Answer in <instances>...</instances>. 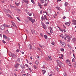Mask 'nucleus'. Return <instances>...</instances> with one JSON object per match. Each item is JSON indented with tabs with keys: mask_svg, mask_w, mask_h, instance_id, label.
Wrapping results in <instances>:
<instances>
[{
	"mask_svg": "<svg viewBox=\"0 0 76 76\" xmlns=\"http://www.w3.org/2000/svg\"><path fill=\"white\" fill-rule=\"evenodd\" d=\"M56 8L57 9V10H60V7H57Z\"/></svg>",
	"mask_w": 76,
	"mask_h": 76,
	"instance_id": "26",
	"label": "nucleus"
},
{
	"mask_svg": "<svg viewBox=\"0 0 76 76\" xmlns=\"http://www.w3.org/2000/svg\"><path fill=\"white\" fill-rule=\"evenodd\" d=\"M28 69H29V70H30V72H32V69H31V68L28 67Z\"/></svg>",
	"mask_w": 76,
	"mask_h": 76,
	"instance_id": "37",
	"label": "nucleus"
},
{
	"mask_svg": "<svg viewBox=\"0 0 76 76\" xmlns=\"http://www.w3.org/2000/svg\"><path fill=\"white\" fill-rule=\"evenodd\" d=\"M72 22H73L74 23H76V20H72Z\"/></svg>",
	"mask_w": 76,
	"mask_h": 76,
	"instance_id": "23",
	"label": "nucleus"
},
{
	"mask_svg": "<svg viewBox=\"0 0 76 76\" xmlns=\"http://www.w3.org/2000/svg\"><path fill=\"white\" fill-rule=\"evenodd\" d=\"M46 25H48V24H49V22H46Z\"/></svg>",
	"mask_w": 76,
	"mask_h": 76,
	"instance_id": "52",
	"label": "nucleus"
},
{
	"mask_svg": "<svg viewBox=\"0 0 76 76\" xmlns=\"http://www.w3.org/2000/svg\"><path fill=\"white\" fill-rule=\"evenodd\" d=\"M12 56L13 57H15V56H16V55H15V54H13L12 55Z\"/></svg>",
	"mask_w": 76,
	"mask_h": 76,
	"instance_id": "56",
	"label": "nucleus"
},
{
	"mask_svg": "<svg viewBox=\"0 0 76 76\" xmlns=\"http://www.w3.org/2000/svg\"><path fill=\"white\" fill-rule=\"evenodd\" d=\"M62 38H64V39H65V40H66V37H65V35H64V37L63 36V37H62Z\"/></svg>",
	"mask_w": 76,
	"mask_h": 76,
	"instance_id": "36",
	"label": "nucleus"
},
{
	"mask_svg": "<svg viewBox=\"0 0 76 76\" xmlns=\"http://www.w3.org/2000/svg\"><path fill=\"white\" fill-rule=\"evenodd\" d=\"M10 7H11V8H14V7H14L13 6H12V5H10Z\"/></svg>",
	"mask_w": 76,
	"mask_h": 76,
	"instance_id": "18",
	"label": "nucleus"
},
{
	"mask_svg": "<svg viewBox=\"0 0 76 76\" xmlns=\"http://www.w3.org/2000/svg\"><path fill=\"white\" fill-rule=\"evenodd\" d=\"M20 60V58H18L17 59V61H18V62H19Z\"/></svg>",
	"mask_w": 76,
	"mask_h": 76,
	"instance_id": "41",
	"label": "nucleus"
},
{
	"mask_svg": "<svg viewBox=\"0 0 76 76\" xmlns=\"http://www.w3.org/2000/svg\"><path fill=\"white\" fill-rule=\"evenodd\" d=\"M39 1L41 4H42V3H44V0H39Z\"/></svg>",
	"mask_w": 76,
	"mask_h": 76,
	"instance_id": "12",
	"label": "nucleus"
},
{
	"mask_svg": "<svg viewBox=\"0 0 76 76\" xmlns=\"http://www.w3.org/2000/svg\"><path fill=\"white\" fill-rule=\"evenodd\" d=\"M39 45V47H41V48H42V47H43V46L41 45L40 44Z\"/></svg>",
	"mask_w": 76,
	"mask_h": 76,
	"instance_id": "44",
	"label": "nucleus"
},
{
	"mask_svg": "<svg viewBox=\"0 0 76 76\" xmlns=\"http://www.w3.org/2000/svg\"><path fill=\"white\" fill-rule=\"evenodd\" d=\"M31 31L33 34H34H34H35V30H32Z\"/></svg>",
	"mask_w": 76,
	"mask_h": 76,
	"instance_id": "19",
	"label": "nucleus"
},
{
	"mask_svg": "<svg viewBox=\"0 0 76 76\" xmlns=\"http://www.w3.org/2000/svg\"><path fill=\"white\" fill-rule=\"evenodd\" d=\"M4 11L6 13H8V11H7V10H6V9L4 10Z\"/></svg>",
	"mask_w": 76,
	"mask_h": 76,
	"instance_id": "33",
	"label": "nucleus"
},
{
	"mask_svg": "<svg viewBox=\"0 0 76 76\" xmlns=\"http://www.w3.org/2000/svg\"><path fill=\"white\" fill-rule=\"evenodd\" d=\"M11 22L12 23H13V25H15V24L14 23V22H13L11 21Z\"/></svg>",
	"mask_w": 76,
	"mask_h": 76,
	"instance_id": "55",
	"label": "nucleus"
},
{
	"mask_svg": "<svg viewBox=\"0 0 76 76\" xmlns=\"http://www.w3.org/2000/svg\"><path fill=\"white\" fill-rule=\"evenodd\" d=\"M48 29H50V30H51L52 29V28L51 27H50L48 28Z\"/></svg>",
	"mask_w": 76,
	"mask_h": 76,
	"instance_id": "53",
	"label": "nucleus"
},
{
	"mask_svg": "<svg viewBox=\"0 0 76 76\" xmlns=\"http://www.w3.org/2000/svg\"><path fill=\"white\" fill-rule=\"evenodd\" d=\"M65 25H68V26H69L70 25V23L69 22L65 23Z\"/></svg>",
	"mask_w": 76,
	"mask_h": 76,
	"instance_id": "10",
	"label": "nucleus"
},
{
	"mask_svg": "<svg viewBox=\"0 0 76 76\" xmlns=\"http://www.w3.org/2000/svg\"><path fill=\"white\" fill-rule=\"evenodd\" d=\"M35 64H38V63H39L38 61H35Z\"/></svg>",
	"mask_w": 76,
	"mask_h": 76,
	"instance_id": "25",
	"label": "nucleus"
},
{
	"mask_svg": "<svg viewBox=\"0 0 76 76\" xmlns=\"http://www.w3.org/2000/svg\"><path fill=\"white\" fill-rule=\"evenodd\" d=\"M63 75L64 76H67V75L65 73H63Z\"/></svg>",
	"mask_w": 76,
	"mask_h": 76,
	"instance_id": "43",
	"label": "nucleus"
},
{
	"mask_svg": "<svg viewBox=\"0 0 76 76\" xmlns=\"http://www.w3.org/2000/svg\"><path fill=\"white\" fill-rule=\"evenodd\" d=\"M38 3L39 6V7H41V6H42V5H41V4L39 2H38Z\"/></svg>",
	"mask_w": 76,
	"mask_h": 76,
	"instance_id": "24",
	"label": "nucleus"
},
{
	"mask_svg": "<svg viewBox=\"0 0 76 76\" xmlns=\"http://www.w3.org/2000/svg\"><path fill=\"white\" fill-rule=\"evenodd\" d=\"M49 76H53V74H50V75H49Z\"/></svg>",
	"mask_w": 76,
	"mask_h": 76,
	"instance_id": "63",
	"label": "nucleus"
},
{
	"mask_svg": "<svg viewBox=\"0 0 76 76\" xmlns=\"http://www.w3.org/2000/svg\"><path fill=\"white\" fill-rule=\"evenodd\" d=\"M26 3H27V4H28V3H29V1H26V2H25Z\"/></svg>",
	"mask_w": 76,
	"mask_h": 76,
	"instance_id": "54",
	"label": "nucleus"
},
{
	"mask_svg": "<svg viewBox=\"0 0 76 76\" xmlns=\"http://www.w3.org/2000/svg\"><path fill=\"white\" fill-rule=\"evenodd\" d=\"M66 63L69 65L70 66H71V64H70V61L69 60H66Z\"/></svg>",
	"mask_w": 76,
	"mask_h": 76,
	"instance_id": "3",
	"label": "nucleus"
},
{
	"mask_svg": "<svg viewBox=\"0 0 76 76\" xmlns=\"http://www.w3.org/2000/svg\"><path fill=\"white\" fill-rule=\"evenodd\" d=\"M23 76H26V74H23Z\"/></svg>",
	"mask_w": 76,
	"mask_h": 76,
	"instance_id": "62",
	"label": "nucleus"
},
{
	"mask_svg": "<svg viewBox=\"0 0 76 76\" xmlns=\"http://www.w3.org/2000/svg\"><path fill=\"white\" fill-rule=\"evenodd\" d=\"M63 28H66V27L65 26H64V25H63Z\"/></svg>",
	"mask_w": 76,
	"mask_h": 76,
	"instance_id": "59",
	"label": "nucleus"
},
{
	"mask_svg": "<svg viewBox=\"0 0 76 76\" xmlns=\"http://www.w3.org/2000/svg\"><path fill=\"white\" fill-rule=\"evenodd\" d=\"M41 23L42 25V26H44V25H45L44 24V23H43V22H41Z\"/></svg>",
	"mask_w": 76,
	"mask_h": 76,
	"instance_id": "39",
	"label": "nucleus"
},
{
	"mask_svg": "<svg viewBox=\"0 0 76 76\" xmlns=\"http://www.w3.org/2000/svg\"><path fill=\"white\" fill-rule=\"evenodd\" d=\"M0 29H1V30H4V29H5V27L4 25H2L0 26Z\"/></svg>",
	"mask_w": 76,
	"mask_h": 76,
	"instance_id": "4",
	"label": "nucleus"
},
{
	"mask_svg": "<svg viewBox=\"0 0 76 76\" xmlns=\"http://www.w3.org/2000/svg\"><path fill=\"white\" fill-rule=\"evenodd\" d=\"M31 22H32V23H34V22H35V20L34 19L32 20L31 21Z\"/></svg>",
	"mask_w": 76,
	"mask_h": 76,
	"instance_id": "16",
	"label": "nucleus"
},
{
	"mask_svg": "<svg viewBox=\"0 0 76 76\" xmlns=\"http://www.w3.org/2000/svg\"><path fill=\"white\" fill-rule=\"evenodd\" d=\"M48 58H49V59H50V60H52L51 57L50 56H48Z\"/></svg>",
	"mask_w": 76,
	"mask_h": 76,
	"instance_id": "34",
	"label": "nucleus"
},
{
	"mask_svg": "<svg viewBox=\"0 0 76 76\" xmlns=\"http://www.w3.org/2000/svg\"><path fill=\"white\" fill-rule=\"evenodd\" d=\"M31 2L33 4H35V2H34V1L33 0H31Z\"/></svg>",
	"mask_w": 76,
	"mask_h": 76,
	"instance_id": "28",
	"label": "nucleus"
},
{
	"mask_svg": "<svg viewBox=\"0 0 76 76\" xmlns=\"http://www.w3.org/2000/svg\"><path fill=\"white\" fill-rule=\"evenodd\" d=\"M61 51H64V49L63 48H61Z\"/></svg>",
	"mask_w": 76,
	"mask_h": 76,
	"instance_id": "32",
	"label": "nucleus"
},
{
	"mask_svg": "<svg viewBox=\"0 0 76 76\" xmlns=\"http://www.w3.org/2000/svg\"><path fill=\"white\" fill-rule=\"evenodd\" d=\"M15 4L17 6H19V4H20L19 3H17L16 2H15Z\"/></svg>",
	"mask_w": 76,
	"mask_h": 76,
	"instance_id": "27",
	"label": "nucleus"
},
{
	"mask_svg": "<svg viewBox=\"0 0 76 76\" xmlns=\"http://www.w3.org/2000/svg\"><path fill=\"white\" fill-rule=\"evenodd\" d=\"M27 14H28V15H29V16H32V13H29V12H28L27 13Z\"/></svg>",
	"mask_w": 76,
	"mask_h": 76,
	"instance_id": "21",
	"label": "nucleus"
},
{
	"mask_svg": "<svg viewBox=\"0 0 76 76\" xmlns=\"http://www.w3.org/2000/svg\"><path fill=\"white\" fill-rule=\"evenodd\" d=\"M28 19H29V20H30V21H31L33 19H32V18H30V17H29L28 18Z\"/></svg>",
	"mask_w": 76,
	"mask_h": 76,
	"instance_id": "15",
	"label": "nucleus"
},
{
	"mask_svg": "<svg viewBox=\"0 0 76 76\" xmlns=\"http://www.w3.org/2000/svg\"><path fill=\"white\" fill-rule=\"evenodd\" d=\"M44 16L45 17L44 18V17H43V16L41 17V19H42V21H43V20H45V19H46V20H48V19H47V16H46V15H44Z\"/></svg>",
	"mask_w": 76,
	"mask_h": 76,
	"instance_id": "2",
	"label": "nucleus"
},
{
	"mask_svg": "<svg viewBox=\"0 0 76 76\" xmlns=\"http://www.w3.org/2000/svg\"><path fill=\"white\" fill-rule=\"evenodd\" d=\"M42 71L43 73H43L44 75V74L46 72V71H45V70H42Z\"/></svg>",
	"mask_w": 76,
	"mask_h": 76,
	"instance_id": "29",
	"label": "nucleus"
},
{
	"mask_svg": "<svg viewBox=\"0 0 76 76\" xmlns=\"http://www.w3.org/2000/svg\"><path fill=\"white\" fill-rule=\"evenodd\" d=\"M4 26V27L5 26H6V27H8V28H10V25H7L6 24H3Z\"/></svg>",
	"mask_w": 76,
	"mask_h": 76,
	"instance_id": "13",
	"label": "nucleus"
},
{
	"mask_svg": "<svg viewBox=\"0 0 76 76\" xmlns=\"http://www.w3.org/2000/svg\"><path fill=\"white\" fill-rule=\"evenodd\" d=\"M72 24H73L74 25H76V23H72Z\"/></svg>",
	"mask_w": 76,
	"mask_h": 76,
	"instance_id": "50",
	"label": "nucleus"
},
{
	"mask_svg": "<svg viewBox=\"0 0 76 76\" xmlns=\"http://www.w3.org/2000/svg\"><path fill=\"white\" fill-rule=\"evenodd\" d=\"M43 27L45 29H47V26H46L45 25H44L43 26Z\"/></svg>",
	"mask_w": 76,
	"mask_h": 76,
	"instance_id": "11",
	"label": "nucleus"
},
{
	"mask_svg": "<svg viewBox=\"0 0 76 76\" xmlns=\"http://www.w3.org/2000/svg\"><path fill=\"white\" fill-rule=\"evenodd\" d=\"M7 39L8 41H9V40H10V39L9 38H7Z\"/></svg>",
	"mask_w": 76,
	"mask_h": 76,
	"instance_id": "61",
	"label": "nucleus"
},
{
	"mask_svg": "<svg viewBox=\"0 0 76 76\" xmlns=\"http://www.w3.org/2000/svg\"><path fill=\"white\" fill-rule=\"evenodd\" d=\"M61 44H62L61 46L63 47L66 46V43L64 42H61Z\"/></svg>",
	"mask_w": 76,
	"mask_h": 76,
	"instance_id": "5",
	"label": "nucleus"
},
{
	"mask_svg": "<svg viewBox=\"0 0 76 76\" xmlns=\"http://www.w3.org/2000/svg\"><path fill=\"white\" fill-rule=\"evenodd\" d=\"M40 35H41V37H44V35H43V34L42 33H41L40 34Z\"/></svg>",
	"mask_w": 76,
	"mask_h": 76,
	"instance_id": "46",
	"label": "nucleus"
},
{
	"mask_svg": "<svg viewBox=\"0 0 76 76\" xmlns=\"http://www.w3.org/2000/svg\"><path fill=\"white\" fill-rule=\"evenodd\" d=\"M72 62H75V58H73L72 59Z\"/></svg>",
	"mask_w": 76,
	"mask_h": 76,
	"instance_id": "30",
	"label": "nucleus"
},
{
	"mask_svg": "<svg viewBox=\"0 0 76 76\" xmlns=\"http://www.w3.org/2000/svg\"><path fill=\"white\" fill-rule=\"evenodd\" d=\"M27 0H23V1L24 2H25V3H26V1H27Z\"/></svg>",
	"mask_w": 76,
	"mask_h": 76,
	"instance_id": "57",
	"label": "nucleus"
},
{
	"mask_svg": "<svg viewBox=\"0 0 76 76\" xmlns=\"http://www.w3.org/2000/svg\"><path fill=\"white\" fill-rule=\"evenodd\" d=\"M19 49H17V50H16L17 52H19Z\"/></svg>",
	"mask_w": 76,
	"mask_h": 76,
	"instance_id": "64",
	"label": "nucleus"
},
{
	"mask_svg": "<svg viewBox=\"0 0 76 76\" xmlns=\"http://www.w3.org/2000/svg\"><path fill=\"white\" fill-rule=\"evenodd\" d=\"M44 37H45V39H47V35H45L44 36Z\"/></svg>",
	"mask_w": 76,
	"mask_h": 76,
	"instance_id": "35",
	"label": "nucleus"
},
{
	"mask_svg": "<svg viewBox=\"0 0 76 76\" xmlns=\"http://www.w3.org/2000/svg\"><path fill=\"white\" fill-rule=\"evenodd\" d=\"M70 42V39H68V42Z\"/></svg>",
	"mask_w": 76,
	"mask_h": 76,
	"instance_id": "45",
	"label": "nucleus"
},
{
	"mask_svg": "<svg viewBox=\"0 0 76 76\" xmlns=\"http://www.w3.org/2000/svg\"><path fill=\"white\" fill-rule=\"evenodd\" d=\"M56 61L58 63L57 65L58 66L60 67V68L61 67V64H62V63L59 60H57Z\"/></svg>",
	"mask_w": 76,
	"mask_h": 76,
	"instance_id": "1",
	"label": "nucleus"
},
{
	"mask_svg": "<svg viewBox=\"0 0 76 76\" xmlns=\"http://www.w3.org/2000/svg\"><path fill=\"white\" fill-rule=\"evenodd\" d=\"M45 3L46 4H48V0H45Z\"/></svg>",
	"mask_w": 76,
	"mask_h": 76,
	"instance_id": "20",
	"label": "nucleus"
},
{
	"mask_svg": "<svg viewBox=\"0 0 76 76\" xmlns=\"http://www.w3.org/2000/svg\"><path fill=\"white\" fill-rule=\"evenodd\" d=\"M67 45H68V47L69 48H71V46H70V45L68 44Z\"/></svg>",
	"mask_w": 76,
	"mask_h": 76,
	"instance_id": "40",
	"label": "nucleus"
},
{
	"mask_svg": "<svg viewBox=\"0 0 76 76\" xmlns=\"http://www.w3.org/2000/svg\"><path fill=\"white\" fill-rule=\"evenodd\" d=\"M65 37L68 39H70V36L67 34H65Z\"/></svg>",
	"mask_w": 76,
	"mask_h": 76,
	"instance_id": "6",
	"label": "nucleus"
},
{
	"mask_svg": "<svg viewBox=\"0 0 76 76\" xmlns=\"http://www.w3.org/2000/svg\"><path fill=\"white\" fill-rule=\"evenodd\" d=\"M63 34H61L60 35V37H62V38H63Z\"/></svg>",
	"mask_w": 76,
	"mask_h": 76,
	"instance_id": "48",
	"label": "nucleus"
},
{
	"mask_svg": "<svg viewBox=\"0 0 76 76\" xmlns=\"http://www.w3.org/2000/svg\"><path fill=\"white\" fill-rule=\"evenodd\" d=\"M63 19H66V17L65 16H64V17L63 18Z\"/></svg>",
	"mask_w": 76,
	"mask_h": 76,
	"instance_id": "60",
	"label": "nucleus"
},
{
	"mask_svg": "<svg viewBox=\"0 0 76 76\" xmlns=\"http://www.w3.org/2000/svg\"><path fill=\"white\" fill-rule=\"evenodd\" d=\"M68 5V3L67 2H65V3L64 6H67Z\"/></svg>",
	"mask_w": 76,
	"mask_h": 76,
	"instance_id": "22",
	"label": "nucleus"
},
{
	"mask_svg": "<svg viewBox=\"0 0 76 76\" xmlns=\"http://www.w3.org/2000/svg\"><path fill=\"white\" fill-rule=\"evenodd\" d=\"M8 17H9V18H10V19H13V18H12V17H11V16H10V15H9Z\"/></svg>",
	"mask_w": 76,
	"mask_h": 76,
	"instance_id": "42",
	"label": "nucleus"
},
{
	"mask_svg": "<svg viewBox=\"0 0 76 76\" xmlns=\"http://www.w3.org/2000/svg\"><path fill=\"white\" fill-rule=\"evenodd\" d=\"M2 42L4 44H5V43H6V42H5L4 40H2Z\"/></svg>",
	"mask_w": 76,
	"mask_h": 76,
	"instance_id": "51",
	"label": "nucleus"
},
{
	"mask_svg": "<svg viewBox=\"0 0 76 76\" xmlns=\"http://www.w3.org/2000/svg\"><path fill=\"white\" fill-rule=\"evenodd\" d=\"M50 32L51 34H53V29H51L50 30Z\"/></svg>",
	"mask_w": 76,
	"mask_h": 76,
	"instance_id": "31",
	"label": "nucleus"
},
{
	"mask_svg": "<svg viewBox=\"0 0 76 76\" xmlns=\"http://www.w3.org/2000/svg\"><path fill=\"white\" fill-rule=\"evenodd\" d=\"M20 65V64H19L18 63H17L14 66L16 68H18L19 66Z\"/></svg>",
	"mask_w": 76,
	"mask_h": 76,
	"instance_id": "7",
	"label": "nucleus"
},
{
	"mask_svg": "<svg viewBox=\"0 0 76 76\" xmlns=\"http://www.w3.org/2000/svg\"><path fill=\"white\" fill-rule=\"evenodd\" d=\"M33 67L34 69H37V66L35 65L33 66Z\"/></svg>",
	"mask_w": 76,
	"mask_h": 76,
	"instance_id": "47",
	"label": "nucleus"
},
{
	"mask_svg": "<svg viewBox=\"0 0 76 76\" xmlns=\"http://www.w3.org/2000/svg\"><path fill=\"white\" fill-rule=\"evenodd\" d=\"M37 49H38V50H39V51H41V49H39V48H37Z\"/></svg>",
	"mask_w": 76,
	"mask_h": 76,
	"instance_id": "58",
	"label": "nucleus"
},
{
	"mask_svg": "<svg viewBox=\"0 0 76 76\" xmlns=\"http://www.w3.org/2000/svg\"><path fill=\"white\" fill-rule=\"evenodd\" d=\"M28 46L29 50H31L32 49V45L31 44H29Z\"/></svg>",
	"mask_w": 76,
	"mask_h": 76,
	"instance_id": "8",
	"label": "nucleus"
},
{
	"mask_svg": "<svg viewBox=\"0 0 76 76\" xmlns=\"http://www.w3.org/2000/svg\"><path fill=\"white\" fill-rule=\"evenodd\" d=\"M3 37H4L5 39H7V37L4 34L3 35Z\"/></svg>",
	"mask_w": 76,
	"mask_h": 76,
	"instance_id": "14",
	"label": "nucleus"
},
{
	"mask_svg": "<svg viewBox=\"0 0 76 76\" xmlns=\"http://www.w3.org/2000/svg\"><path fill=\"white\" fill-rule=\"evenodd\" d=\"M51 44H52V45H54V42H53L51 43Z\"/></svg>",
	"mask_w": 76,
	"mask_h": 76,
	"instance_id": "49",
	"label": "nucleus"
},
{
	"mask_svg": "<svg viewBox=\"0 0 76 76\" xmlns=\"http://www.w3.org/2000/svg\"><path fill=\"white\" fill-rule=\"evenodd\" d=\"M17 19H18V20H19V21H20V18H19L18 17H17Z\"/></svg>",
	"mask_w": 76,
	"mask_h": 76,
	"instance_id": "38",
	"label": "nucleus"
},
{
	"mask_svg": "<svg viewBox=\"0 0 76 76\" xmlns=\"http://www.w3.org/2000/svg\"><path fill=\"white\" fill-rule=\"evenodd\" d=\"M75 41H76V39L75 38H73L72 39V41L73 42H75Z\"/></svg>",
	"mask_w": 76,
	"mask_h": 76,
	"instance_id": "17",
	"label": "nucleus"
},
{
	"mask_svg": "<svg viewBox=\"0 0 76 76\" xmlns=\"http://www.w3.org/2000/svg\"><path fill=\"white\" fill-rule=\"evenodd\" d=\"M20 67L23 70V69H25V66L23 64L20 65Z\"/></svg>",
	"mask_w": 76,
	"mask_h": 76,
	"instance_id": "9",
	"label": "nucleus"
}]
</instances>
